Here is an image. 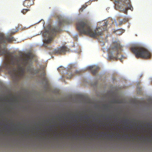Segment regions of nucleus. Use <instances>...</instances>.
I'll return each mask as SVG.
<instances>
[{"label":"nucleus","instance_id":"1","mask_svg":"<svg viewBox=\"0 0 152 152\" xmlns=\"http://www.w3.org/2000/svg\"><path fill=\"white\" fill-rule=\"evenodd\" d=\"M15 32L12 31L10 34L7 36L0 33V56H4L6 60L3 67L14 80L17 81L24 77L26 68L28 72L32 75L38 73L39 70H35L31 67L28 61L30 54H27L25 58H21L16 55L13 56L12 53L1 47V45L11 43L15 40L13 37L10 36Z\"/></svg>","mask_w":152,"mask_h":152},{"label":"nucleus","instance_id":"2","mask_svg":"<svg viewBox=\"0 0 152 152\" xmlns=\"http://www.w3.org/2000/svg\"><path fill=\"white\" fill-rule=\"evenodd\" d=\"M76 25L77 30L81 34L87 35L95 38L102 34V31H99V27L92 30L91 24L86 20H79L77 22Z\"/></svg>","mask_w":152,"mask_h":152},{"label":"nucleus","instance_id":"3","mask_svg":"<svg viewBox=\"0 0 152 152\" xmlns=\"http://www.w3.org/2000/svg\"><path fill=\"white\" fill-rule=\"evenodd\" d=\"M122 47L117 42H114L108 50V57L110 59H120L119 53L122 51Z\"/></svg>","mask_w":152,"mask_h":152},{"label":"nucleus","instance_id":"4","mask_svg":"<svg viewBox=\"0 0 152 152\" xmlns=\"http://www.w3.org/2000/svg\"><path fill=\"white\" fill-rule=\"evenodd\" d=\"M58 26H56L53 28L50 32H48L50 36V38L46 40V42L49 44L53 40L52 37L55 36L57 32H60L61 31L60 27L64 26L66 23V21L61 16H58Z\"/></svg>","mask_w":152,"mask_h":152},{"label":"nucleus","instance_id":"5","mask_svg":"<svg viewBox=\"0 0 152 152\" xmlns=\"http://www.w3.org/2000/svg\"><path fill=\"white\" fill-rule=\"evenodd\" d=\"M132 51L137 58L148 59L151 57V54L146 49L140 47L132 48Z\"/></svg>","mask_w":152,"mask_h":152},{"label":"nucleus","instance_id":"6","mask_svg":"<svg viewBox=\"0 0 152 152\" xmlns=\"http://www.w3.org/2000/svg\"><path fill=\"white\" fill-rule=\"evenodd\" d=\"M66 48L65 46H63L55 49L54 53L57 55H63L66 53Z\"/></svg>","mask_w":152,"mask_h":152},{"label":"nucleus","instance_id":"7","mask_svg":"<svg viewBox=\"0 0 152 152\" xmlns=\"http://www.w3.org/2000/svg\"><path fill=\"white\" fill-rule=\"evenodd\" d=\"M35 0H25L23 2V5L26 7L27 8L30 7V6L34 4V1Z\"/></svg>","mask_w":152,"mask_h":152},{"label":"nucleus","instance_id":"8","mask_svg":"<svg viewBox=\"0 0 152 152\" xmlns=\"http://www.w3.org/2000/svg\"><path fill=\"white\" fill-rule=\"evenodd\" d=\"M94 67V66H91L88 68V69L91 70H92V74H93V75H95L97 73L98 70L99 69V67H96V68H94V69H93Z\"/></svg>","mask_w":152,"mask_h":152},{"label":"nucleus","instance_id":"9","mask_svg":"<svg viewBox=\"0 0 152 152\" xmlns=\"http://www.w3.org/2000/svg\"><path fill=\"white\" fill-rule=\"evenodd\" d=\"M65 70L64 68L62 66H60L58 68V70L61 73H63Z\"/></svg>","mask_w":152,"mask_h":152},{"label":"nucleus","instance_id":"10","mask_svg":"<svg viewBox=\"0 0 152 152\" xmlns=\"http://www.w3.org/2000/svg\"><path fill=\"white\" fill-rule=\"evenodd\" d=\"M71 71H67V79L70 78L72 76V74L71 73Z\"/></svg>","mask_w":152,"mask_h":152},{"label":"nucleus","instance_id":"11","mask_svg":"<svg viewBox=\"0 0 152 152\" xmlns=\"http://www.w3.org/2000/svg\"><path fill=\"white\" fill-rule=\"evenodd\" d=\"M87 6V5L86 4H85V5H83L82 7H81V8L80 9V10H79V11L80 12H82L83 10L85 9Z\"/></svg>","mask_w":152,"mask_h":152},{"label":"nucleus","instance_id":"12","mask_svg":"<svg viewBox=\"0 0 152 152\" xmlns=\"http://www.w3.org/2000/svg\"><path fill=\"white\" fill-rule=\"evenodd\" d=\"M87 6V5L86 4H85V5H83L82 7H81V8L80 9V10H79V11L80 12H82L83 10L85 9Z\"/></svg>","mask_w":152,"mask_h":152},{"label":"nucleus","instance_id":"13","mask_svg":"<svg viewBox=\"0 0 152 152\" xmlns=\"http://www.w3.org/2000/svg\"><path fill=\"white\" fill-rule=\"evenodd\" d=\"M28 11V9H23L22 10L21 12L23 13L24 14H25Z\"/></svg>","mask_w":152,"mask_h":152},{"label":"nucleus","instance_id":"14","mask_svg":"<svg viewBox=\"0 0 152 152\" xmlns=\"http://www.w3.org/2000/svg\"><path fill=\"white\" fill-rule=\"evenodd\" d=\"M42 80H43V81H45V82H46L47 80V78L46 77H43L42 78Z\"/></svg>","mask_w":152,"mask_h":152},{"label":"nucleus","instance_id":"15","mask_svg":"<svg viewBox=\"0 0 152 152\" xmlns=\"http://www.w3.org/2000/svg\"><path fill=\"white\" fill-rule=\"evenodd\" d=\"M107 24L108 23L107 22H104V23L103 26H106L107 25Z\"/></svg>","mask_w":152,"mask_h":152},{"label":"nucleus","instance_id":"16","mask_svg":"<svg viewBox=\"0 0 152 152\" xmlns=\"http://www.w3.org/2000/svg\"><path fill=\"white\" fill-rule=\"evenodd\" d=\"M121 29H118L116 30H114L113 31L114 33H115L117 31H119V30H121Z\"/></svg>","mask_w":152,"mask_h":152},{"label":"nucleus","instance_id":"17","mask_svg":"<svg viewBox=\"0 0 152 152\" xmlns=\"http://www.w3.org/2000/svg\"><path fill=\"white\" fill-rule=\"evenodd\" d=\"M123 21H119V25H121L122 24V23H123Z\"/></svg>","mask_w":152,"mask_h":152},{"label":"nucleus","instance_id":"18","mask_svg":"<svg viewBox=\"0 0 152 152\" xmlns=\"http://www.w3.org/2000/svg\"><path fill=\"white\" fill-rule=\"evenodd\" d=\"M122 21H123V22H126L127 21V20L126 19H124Z\"/></svg>","mask_w":152,"mask_h":152},{"label":"nucleus","instance_id":"19","mask_svg":"<svg viewBox=\"0 0 152 152\" xmlns=\"http://www.w3.org/2000/svg\"><path fill=\"white\" fill-rule=\"evenodd\" d=\"M85 119H88L89 118H88V117H87V116H85Z\"/></svg>","mask_w":152,"mask_h":152},{"label":"nucleus","instance_id":"20","mask_svg":"<svg viewBox=\"0 0 152 152\" xmlns=\"http://www.w3.org/2000/svg\"><path fill=\"white\" fill-rule=\"evenodd\" d=\"M128 121V120H126L124 121V122H125V123H126V122H127V121Z\"/></svg>","mask_w":152,"mask_h":152},{"label":"nucleus","instance_id":"21","mask_svg":"<svg viewBox=\"0 0 152 152\" xmlns=\"http://www.w3.org/2000/svg\"><path fill=\"white\" fill-rule=\"evenodd\" d=\"M67 136H68V130L67 129Z\"/></svg>","mask_w":152,"mask_h":152},{"label":"nucleus","instance_id":"22","mask_svg":"<svg viewBox=\"0 0 152 152\" xmlns=\"http://www.w3.org/2000/svg\"><path fill=\"white\" fill-rule=\"evenodd\" d=\"M92 1H97V0H92Z\"/></svg>","mask_w":152,"mask_h":152},{"label":"nucleus","instance_id":"23","mask_svg":"<svg viewBox=\"0 0 152 152\" xmlns=\"http://www.w3.org/2000/svg\"><path fill=\"white\" fill-rule=\"evenodd\" d=\"M122 33V32L120 34V35H121V34Z\"/></svg>","mask_w":152,"mask_h":152},{"label":"nucleus","instance_id":"24","mask_svg":"<svg viewBox=\"0 0 152 152\" xmlns=\"http://www.w3.org/2000/svg\"><path fill=\"white\" fill-rule=\"evenodd\" d=\"M77 129H79V127H77Z\"/></svg>","mask_w":152,"mask_h":152},{"label":"nucleus","instance_id":"25","mask_svg":"<svg viewBox=\"0 0 152 152\" xmlns=\"http://www.w3.org/2000/svg\"><path fill=\"white\" fill-rule=\"evenodd\" d=\"M58 117H59V116H57V118H58Z\"/></svg>","mask_w":152,"mask_h":152},{"label":"nucleus","instance_id":"26","mask_svg":"<svg viewBox=\"0 0 152 152\" xmlns=\"http://www.w3.org/2000/svg\"><path fill=\"white\" fill-rule=\"evenodd\" d=\"M45 75V73H44V75Z\"/></svg>","mask_w":152,"mask_h":152},{"label":"nucleus","instance_id":"27","mask_svg":"<svg viewBox=\"0 0 152 152\" xmlns=\"http://www.w3.org/2000/svg\"><path fill=\"white\" fill-rule=\"evenodd\" d=\"M76 122L77 123V121H76Z\"/></svg>","mask_w":152,"mask_h":152},{"label":"nucleus","instance_id":"28","mask_svg":"<svg viewBox=\"0 0 152 152\" xmlns=\"http://www.w3.org/2000/svg\"><path fill=\"white\" fill-rule=\"evenodd\" d=\"M67 49H68L67 48ZM67 51H68V50H67Z\"/></svg>","mask_w":152,"mask_h":152}]
</instances>
